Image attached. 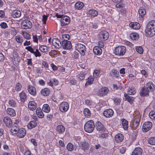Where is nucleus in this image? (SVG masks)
<instances>
[{
    "label": "nucleus",
    "mask_w": 155,
    "mask_h": 155,
    "mask_svg": "<svg viewBox=\"0 0 155 155\" xmlns=\"http://www.w3.org/2000/svg\"><path fill=\"white\" fill-rule=\"evenodd\" d=\"M145 35L148 37H152L155 35V20L149 21L145 30Z\"/></svg>",
    "instance_id": "1"
},
{
    "label": "nucleus",
    "mask_w": 155,
    "mask_h": 155,
    "mask_svg": "<svg viewBox=\"0 0 155 155\" xmlns=\"http://www.w3.org/2000/svg\"><path fill=\"white\" fill-rule=\"evenodd\" d=\"M126 51V48L125 46H120L115 48L114 52L116 55L123 56L125 54Z\"/></svg>",
    "instance_id": "2"
},
{
    "label": "nucleus",
    "mask_w": 155,
    "mask_h": 155,
    "mask_svg": "<svg viewBox=\"0 0 155 155\" xmlns=\"http://www.w3.org/2000/svg\"><path fill=\"white\" fill-rule=\"evenodd\" d=\"M95 127L94 121L92 120L87 121L84 124V129L88 133H91L94 130Z\"/></svg>",
    "instance_id": "3"
},
{
    "label": "nucleus",
    "mask_w": 155,
    "mask_h": 155,
    "mask_svg": "<svg viewBox=\"0 0 155 155\" xmlns=\"http://www.w3.org/2000/svg\"><path fill=\"white\" fill-rule=\"evenodd\" d=\"M134 115L133 125L134 127L136 128L139 125L141 116L140 113L138 111L135 112Z\"/></svg>",
    "instance_id": "4"
},
{
    "label": "nucleus",
    "mask_w": 155,
    "mask_h": 155,
    "mask_svg": "<svg viewBox=\"0 0 155 155\" xmlns=\"http://www.w3.org/2000/svg\"><path fill=\"white\" fill-rule=\"evenodd\" d=\"M32 25L31 22L29 20L25 19L23 20L21 23V26L22 29H27L31 28Z\"/></svg>",
    "instance_id": "5"
},
{
    "label": "nucleus",
    "mask_w": 155,
    "mask_h": 155,
    "mask_svg": "<svg viewBox=\"0 0 155 155\" xmlns=\"http://www.w3.org/2000/svg\"><path fill=\"white\" fill-rule=\"evenodd\" d=\"M76 50H77L81 55H84L86 50L85 46L81 43H78L75 45Z\"/></svg>",
    "instance_id": "6"
},
{
    "label": "nucleus",
    "mask_w": 155,
    "mask_h": 155,
    "mask_svg": "<svg viewBox=\"0 0 155 155\" xmlns=\"http://www.w3.org/2000/svg\"><path fill=\"white\" fill-rule=\"evenodd\" d=\"M109 37L108 33L106 31H102L99 34V39L101 41L107 40Z\"/></svg>",
    "instance_id": "7"
},
{
    "label": "nucleus",
    "mask_w": 155,
    "mask_h": 155,
    "mask_svg": "<svg viewBox=\"0 0 155 155\" xmlns=\"http://www.w3.org/2000/svg\"><path fill=\"white\" fill-rule=\"evenodd\" d=\"M25 49L30 52L31 53L33 54L36 57H40L41 56L40 52L38 49H35V51L32 48L31 46L26 47H25Z\"/></svg>",
    "instance_id": "8"
},
{
    "label": "nucleus",
    "mask_w": 155,
    "mask_h": 155,
    "mask_svg": "<svg viewBox=\"0 0 155 155\" xmlns=\"http://www.w3.org/2000/svg\"><path fill=\"white\" fill-rule=\"evenodd\" d=\"M152 126V123L150 121H147L143 123L142 127L143 132H146L150 130Z\"/></svg>",
    "instance_id": "9"
},
{
    "label": "nucleus",
    "mask_w": 155,
    "mask_h": 155,
    "mask_svg": "<svg viewBox=\"0 0 155 155\" xmlns=\"http://www.w3.org/2000/svg\"><path fill=\"white\" fill-rule=\"evenodd\" d=\"M69 105L68 103L66 102H63L60 105V110L63 112H66L68 110Z\"/></svg>",
    "instance_id": "10"
},
{
    "label": "nucleus",
    "mask_w": 155,
    "mask_h": 155,
    "mask_svg": "<svg viewBox=\"0 0 155 155\" xmlns=\"http://www.w3.org/2000/svg\"><path fill=\"white\" fill-rule=\"evenodd\" d=\"M62 45L64 49L69 50L71 48V42L67 40H64L62 42Z\"/></svg>",
    "instance_id": "11"
},
{
    "label": "nucleus",
    "mask_w": 155,
    "mask_h": 155,
    "mask_svg": "<svg viewBox=\"0 0 155 155\" xmlns=\"http://www.w3.org/2000/svg\"><path fill=\"white\" fill-rule=\"evenodd\" d=\"M109 89L107 87H103L98 90L97 94L99 96H104L109 92Z\"/></svg>",
    "instance_id": "12"
},
{
    "label": "nucleus",
    "mask_w": 155,
    "mask_h": 155,
    "mask_svg": "<svg viewBox=\"0 0 155 155\" xmlns=\"http://www.w3.org/2000/svg\"><path fill=\"white\" fill-rule=\"evenodd\" d=\"M26 134V131L24 128H21L15 135L19 138L24 137Z\"/></svg>",
    "instance_id": "13"
},
{
    "label": "nucleus",
    "mask_w": 155,
    "mask_h": 155,
    "mask_svg": "<svg viewBox=\"0 0 155 155\" xmlns=\"http://www.w3.org/2000/svg\"><path fill=\"white\" fill-rule=\"evenodd\" d=\"M70 21V20L68 17L64 16L61 18L60 20L61 25L62 26H64L68 25Z\"/></svg>",
    "instance_id": "14"
},
{
    "label": "nucleus",
    "mask_w": 155,
    "mask_h": 155,
    "mask_svg": "<svg viewBox=\"0 0 155 155\" xmlns=\"http://www.w3.org/2000/svg\"><path fill=\"white\" fill-rule=\"evenodd\" d=\"M3 121L7 127H10L12 126V122L10 117H5L3 119Z\"/></svg>",
    "instance_id": "15"
},
{
    "label": "nucleus",
    "mask_w": 155,
    "mask_h": 155,
    "mask_svg": "<svg viewBox=\"0 0 155 155\" xmlns=\"http://www.w3.org/2000/svg\"><path fill=\"white\" fill-rule=\"evenodd\" d=\"M53 45L56 48L59 49L62 45L61 41L57 38H54L52 40Z\"/></svg>",
    "instance_id": "16"
},
{
    "label": "nucleus",
    "mask_w": 155,
    "mask_h": 155,
    "mask_svg": "<svg viewBox=\"0 0 155 155\" xmlns=\"http://www.w3.org/2000/svg\"><path fill=\"white\" fill-rule=\"evenodd\" d=\"M96 129L99 131H104L106 130L104 125L100 122H97L96 124Z\"/></svg>",
    "instance_id": "17"
},
{
    "label": "nucleus",
    "mask_w": 155,
    "mask_h": 155,
    "mask_svg": "<svg viewBox=\"0 0 155 155\" xmlns=\"http://www.w3.org/2000/svg\"><path fill=\"white\" fill-rule=\"evenodd\" d=\"M104 116L106 117H111L114 114V111L111 109H106L103 112Z\"/></svg>",
    "instance_id": "18"
},
{
    "label": "nucleus",
    "mask_w": 155,
    "mask_h": 155,
    "mask_svg": "<svg viewBox=\"0 0 155 155\" xmlns=\"http://www.w3.org/2000/svg\"><path fill=\"white\" fill-rule=\"evenodd\" d=\"M139 18L140 20H142L146 13L145 9L143 7H141L139 10Z\"/></svg>",
    "instance_id": "19"
},
{
    "label": "nucleus",
    "mask_w": 155,
    "mask_h": 155,
    "mask_svg": "<svg viewBox=\"0 0 155 155\" xmlns=\"http://www.w3.org/2000/svg\"><path fill=\"white\" fill-rule=\"evenodd\" d=\"M21 12L18 10H13L11 13L12 16L14 18H19L21 16Z\"/></svg>",
    "instance_id": "20"
},
{
    "label": "nucleus",
    "mask_w": 155,
    "mask_h": 155,
    "mask_svg": "<svg viewBox=\"0 0 155 155\" xmlns=\"http://www.w3.org/2000/svg\"><path fill=\"white\" fill-rule=\"evenodd\" d=\"M143 150L142 148L138 147L135 148L131 155H142Z\"/></svg>",
    "instance_id": "21"
},
{
    "label": "nucleus",
    "mask_w": 155,
    "mask_h": 155,
    "mask_svg": "<svg viewBox=\"0 0 155 155\" xmlns=\"http://www.w3.org/2000/svg\"><path fill=\"white\" fill-rule=\"evenodd\" d=\"M28 92L31 95L34 96L36 94V92L35 87L29 85L28 87Z\"/></svg>",
    "instance_id": "22"
},
{
    "label": "nucleus",
    "mask_w": 155,
    "mask_h": 155,
    "mask_svg": "<svg viewBox=\"0 0 155 155\" xmlns=\"http://www.w3.org/2000/svg\"><path fill=\"white\" fill-rule=\"evenodd\" d=\"M129 26L134 29L138 30L140 28V25L137 22H132L130 23Z\"/></svg>",
    "instance_id": "23"
},
{
    "label": "nucleus",
    "mask_w": 155,
    "mask_h": 155,
    "mask_svg": "<svg viewBox=\"0 0 155 155\" xmlns=\"http://www.w3.org/2000/svg\"><path fill=\"white\" fill-rule=\"evenodd\" d=\"M28 107L30 110L33 111L35 110L37 107L36 104L34 101H31L28 103Z\"/></svg>",
    "instance_id": "24"
},
{
    "label": "nucleus",
    "mask_w": 155,
    "mask_h": 155,
    "mask_svg": "<svg viewBox=\"0 0 155 155\" xmlns=\"http://www.w3.org/2000/svg\"><path fill=\"white\" fill-rule=\"evenodd\" d=\"M19 127L18 126V124H16V125H14L12 127L11 130V131L12 134L13 135L15 136L16 134L19 130Z\"/></svg>",
    "instance_id": "25"
},
{
    "label": "nucleus",
    "mask_w": 155,
    "mask_h": 155,
    "mask_svg": "<svg viewBox=\"0 0 155 155\" xmlns=\"http://www.w3.org/2000/svg\"><path fill=\"white\" fill-rule=\"evenodd\" d=\"M149 92L148 90L144 86L142 88L140 92V95L142 96H147L148 95Z\"/></svg>",
    "instance_id": "26"
},
{
    "label": "nucleus",
    "mask_w": 155,
    "mask_h": 155,
    "mask_svg": "<svg viewBox=\"0 0 155 155\" xmlns=\"http://www.w3.org/2000/svg\"><path fill=\"white\" fill-rule=\"evenodd\" d=\"M124 138V136L122 134H118L115 136V140L117 142H120L123 140Z\"/></svg>",
    "instance_id": "27"
},
{
    "label": "nucleus",
    "mask_w": 155,
    "mask_h": 155,
    "mask_svg": "<svg viewBox=\"0 0 155 155\" xmlns=\"http://www.w3.org/2000/svg\"><path fill=\"white\" fill-rule=\"evenodd\" d=\"M93 52L95 54L100 55L102 53V50L101 48L98 46H95L93 48Z\"/></svg>",
    "instance_id": "28"
},
{
    "label": "nucleus",
    "mask_w": 155,
    "mask_h": 155,
    "mask_svg": "<svg viewBox=\"0 0 155 155\" xmlns=\"http://www.w3.org/2000/svg\"><path fill=\"white\" fill-rule=\"evenodd\" d=\"M147 89L149 91H153L154 88L153 84L151 82H149L145 86Z\"/></svg>",
    "instance_id": "29"
},
{
    "label": "nucleus",
    "mask_w": 155,
    "mask_h": 155,
    "mask_svg": "<svg viewBox=\"0 0 155 155\" xmlns=\"http://www.w3.org/2000/svg\"><path fill=\"white\" fill-rule=\"evenodd\" d=\"M122 124L123 126L124 129L125 130H127L128 127V122L126 120L122 119L121 120Z\"/></svg>",
    "instance_id": "30"
},
{
    "label": "nucleus",
    "mask_w": 155,
    "mask_h": 155,
    "mask_svg": "<svg viewBox=\"0 0 155 155\" xmlns=\"http://www.w3.org/2000/svg\"><path fill=\"white\" fill-rule=\"evenodd\" d=\"M7 113L10 116L14 117L16 115V112L14 109L11 108H8L7 109Z\"/></svg>",
    "instance_id": "31"
},
{
    "label": "nucleus",
    "mask_w": 155,
    "mask_h": 155,
    "mask_svg": "<svg viewBox=\"0 0 155 155\" xmlns=\"http://www.w3.org/2000/svg\"><path fill=\"white\" fill-rule=\"evenodd\" d=\"M37 123L35 121H32L30 122L28 124L27 127L28 129H31L36 126Z\"/></svg>",
    "instance_id": "32"
},
{
    "label": "nucleus",
    "mask_w": 155,
    "mask_h": 155,
    "mask_svg": "<svg viewBox=\"0 0 155 155\" xmlns=\"http://www.w3.org/2000/svg\"><path fill=\"white\" fill-rule=\"evenodd\" d=\"M21 101L22 102H24L27 98V96L24 91H22L19 94Z\"/></svg>",
    "instance_id": "33"
},
{
    "label": "nucleus",
    "mask_w": 155,
    "mask_h": 155,
    "mask_svg": "<svg viewBox=\"0 0 155 155\" xmlns=\"http://www.w3.org/2000/svg\"><path fill=\"white\" fill-rule=\"evenodd\" d=\"M36 113L39 117L42 118L43 117L44 114L40 108L38 107L37 108Z\"/></svg>",
    "instance_id": "34"
},
{
    "label": "nucleus",
    "mask_w": 155,
    "mask_h": 155,
    "mask_svg": "<svg viewBox=\"0 0 155 155\" xmlns=\"http://www.w3.org/2000/svg\"><path fill=\"white\" fill-rule=\"evenodd\" d=\"M49 47L45 45H41L39 46V50L44 53H47L49 50Z\"/></svg>",
    "instance_id": "35"
},
{
    "label": "nucleus",
    "mask_w": 155,
    "mask_h": 155,
    "mask_svg": "<svg viewBox=\"0 0 155 155\" xmlns=\"http://www.w3.org/2000/svg\"><path fill=\"white\" fill-rule=\"evenodd\" d=\"M50 92V90L47 88L42 89L41 91V94L44 96L48 95Z\"/></svg>",
    "instance_id": "36"
},
{
    "label": "nucleus",
    "mask_w": 155,
    "mask_h": 155,
    "mask_svg": "<svg viewBox=\"0 0 155 155\" xmlns=\"http://www.w3.org/2000/svg\"><path fill=\"white\" fill-rule=\"evenodd\" d=\"M57 130L59 134H62L65 131V127L62 125H59L57 127Z\"/></svg>",
    "instance_id": "37"
},
{
    "label": "nucleus",
    "mask_w": 155,
    "mask_h": 155,
    "mask_svg": "<svg viewBox=\"0 0 155 155\" xmlns=\"http://www.w3.org/2000/svg\"><path fill=\"white\" fill-rule=\"evenodd\" d=\"M88 14L92 17H94L97 15L98 12L94 10H90L88 12Z\"/></svg>",
    "instance_id": "38"
},
{
    "label": "nucleus",
    "mask_w": 155,
    "mask_h": 155,
    "mask_svg": "<svg viewBox=\"0 0 155 155\" xmlns=\"http://www.w3.org/2000/svg\"><path fill=\"white\" fill-rule=\"evenodd\" d=\"M84 5L83 2H77L75 5V7L76 8L78 9H81L84 7Z\"/></svg>",
    "instance_id": "39"
},
{
    "label": "nucleus",
    "mask_w": 155,
    "mask_h": 155,
    "mask_svg": "<svg viewBox=\"0 0 155 155\" xmlns=\"http://www.w3.org/2000/svg\"><path fill=\"white\" fill-rule=\"evenodd\" d=\"M110 74L112 77L114 78H117L119 75L118 72L114 69L111 70L110 72Z\"/></svg>",
    "instance_id": "40"
},
{
    "label": "nucleus",
    "mask_w": 155,
    "mask_h": 155,
    "mask_svg": "<svg viewBox=\"0 0 155 155\" xmlns=\"http://www.w3.org/2000/svg\"><path fill=\"white\" fill-rule=\"evenodd\" d=\"M50 107L48 104H45L43 105L42 110L44 112L48 113L50 111Z\"/></svg>",
    "instance_id": "41"
},
{
    "label": "nucleus",
    "mask_w": 155,
    "mask_h": 155,
    "mask_svg": "<svg viewBox=\"0 0 155 155\" xmlns=\"http://www.w3.org/2000/svg\"><path fill=\"white\" fill-rule=\"evenodd\" d=\"M130 38L133 40H138L139 38V35L137 33H133L130 35Z\"/></svg>",
    "instance_id": "42"
},
{
    "label": "nucleus",
    "mask_w": 155,
    "mask_h": 155,
    "mask_svg": "<svg viewBox=\"0 0 155 155\" xmlns=\"http://www.w3.org/2000/svg\"><path fill=\"white\" fill-rule=\"evenodd\" d=\"M84 113L85 117H89L91 116V112L88 108H85L84 111Z\"/></svg>",
    "instance_id": "43"
},
{
    "label": "nucleus",
    "mask_w": 155,
    "mask_h": 155,
    "mask_svg": "<svg viewBox=\"0 0 155 155\" xmlns=\"http://www.w3.org/2000/svg\"><path fill=\"white\" fill-rule=\"evenodd\" d=\"M112 99L113 100L114 103L115 105H117L120 104L121 100L120 98L117 97H114Z\"/></svg>",
    "instance_id": "44"
},
{
    "label": "nucleus",
    "mask_w": 155,
    "mask_h": 155,
    "mask_svg": "<svg viewBox=\"0 0 155 155\" xmlns=\"http://www.w3.org/2000/svg\"><path fill=\"white\" fill-rule=\"evenodd\" d=\"M81 147H82V149L84 150H87L89 147L88 143L83 142L82 143Z\"/></svg>",
    "instance_id": "45"
},
{
    "label": "nucleus",
    "mask_w": 155,
    "mask_h": 155,
    "mask_svg": "<svg viewBox=\"0 0 155 155\" xmlns=\"http://www.w3.org/2000/svg\"><path fill=\"white\" fill-rule=\"evenodd\" d=\"M94 80V79L92 77H89L88 78L87 81L85 84V86L91 84L93 82Z\"/></svg>",
    "instance_id": "46"
},
{
    "label": "nucleus",
    "mask_w": 155,
    "mask_h": 155,
    "mask_svg": "<svg viewBox=\"0 0 155 155\" xmlns=\"http://www.w3.org/2000/svg\"><path fill=\"white\" fill-rule=\"evenodd\" d=\"M21 34L23 37L26 39L29 40L31 38L30 35L27 32L25 31H22Z\"/></svg>",
    "instance_id": "47"
},
{
    "label": "nucleus",
    "mask_w": 155,
    "mask_h": 155,
    "mask_svg": "<svg viewBox=\"0 0 155 155\" xmlns=\"http://www.w3.org/2000/svg\"><path fill=\"white\" fill-rule=\"evenodd\" d=\"M15 39L17 42L19 43H21L23 41L22 37L19 35L16 36Z\"/></svg>",
    "instance_id": "48"
},
{
    "label": "nucleus",
    "mask_w": 155,
    "mask_h": 155,
    "mask_svg": "<svg viewBox=\"0 0 155 155\" xmlns=\"http://www.w3.org/2000/svg\"><path fill=\"white\" fill-rule=\"evenodd\" d=\"M148 143L152 145H155V137H150L148 140Z\"/></svg>",
    "instance_id": "49"
},
{
    "label": "nucleus",
    "mask_w": 155,
    "mask_h": 155,
    "mask_svg": "<svg viewBox=\"0 0 155 155\" xmlns=\"http://www.w3.org/2000/svg\"><path fill=\"white\" fill-rule=\"evenodd\" d=\"M8 104L10 106L12 107H16V102L13 100H9L8 102Z\"/></svg>",
    "instance_id": "50"
},
{
    "label": "nucleus",
    "mask_w": 155,
    "mask_h": 155,
    "mask_svg": "<svg viewBox=\"0 0 155 155\" xmlns=\"http://www.w3.org/2000/svg\"><path fill=\"white\" fill-rule=\"evenodd\" d=\"M67 148L68 150L71 151L74 149L73 146L72 144L70 143H68L67 146Z\"/></svg>",
    "instance_id": "51"
},
{
    "label": "nucleus",
    "mask_w": 155,
    "mask_h": 155,
    "mask_svg": "<svg viewBox=\"0 0 155 155\" xmlns=\"http://www.w3.org/2000/svg\"><path fill=\"white\" fill-rule=\"evenodd\" d=\"M149 116L150 118L152 119H155V111H150L149 113Z\"/></svg>",
    "instance_id": "52"
},
{
    "label": "nucleus",
    "mask_w": 155,
    "mask_h": 155,
    "mask_svg": "<svg viewBox=\"0 0 155 155\" xmlns=\"http://www.w3.org/2000/svg\"><path fill=\"white\" fill-rule=\"evenodd\" d=\"M136 92L133 88H129L127 91V93L129 95H132L135 94Z\"/></svg>",
    "instance_id": "53"
},
{
    "label": "nucleus",
    "mask_w": 155,
    "mask_h": 155,
    "mask_svg": "<svg viewBox=\"0 0 155 155\" xmlns=\"http://www.w3.org/2000/svg\"><path fill=\"white\" fill-rule=\"evenodd\" d=\"M21 85L19 83H17L16 85L15 88L17 91H19L21 90Z\"/></svg>",
    "instance_id": "54"
},
{
    "label": "nucleus",
    "mask_w": 155,
    "mask_h": 155,
    "mask_svg": "<svg viewBox=\"0 0 155 155\" xmlns=\"http://www.w3.org/2000/svg\"><path fill=\"white\" fill-rule=\"evenodd\" d=\"M136 49V51L140 54H142L143 52V49L141 46L137 47Z\"/></svg>",
    "instance_id": "55"
},
{
    "label": "nucleus",
    "mask_w": 155,
    "mask_h": 155,
    "mask_svg": "<svg viewBox=\"0 0 155 155\" xmlns=\"http://www.w3.org/2000/svg\"><path fill=\"white\" fill-rule=\"evenodd\" d=\"M85 74L83 73H81L78 75V78L79 81H81L85 78Z\"/></svg>",
    "instance_id": "56"
},
{
    "label": "nucleus",
    "mask_w": 155,
    "mask_h": 155,
    "mask_svg": "<svg viewBox=\"0 0 155 155\" xmlns=\"http://www.w3.org/2000/svg\"><path fill=\"white\" fill-rule=\"evenodd\" d=\"M125 98L126 100H127L128 102L131 103L133 102V100L132 97H130L128 95H125Z\"/></svg>",
    "instance_id": "57"
},
{
    "label": "nucleus",
    "mask_w": 155,
    "mask_h": 155,
    "mask_svg": "<svg viewBox=\"0 0 155 155\" xmlns=\"http://www.w3.org/2000/svg\"><path fill=\"white\" fill-rule=\"evenodd\" d=\"M62 38L64 40H69L70 38V36L69 34H63L62 35Z\"/></svg>",
    "instance_id": "58"
},
{
    "label": "nucleus",
    "mask_w": 155,
    "mask_h": 155,
    "mask_svg": "<svg viewBox=\"0 0 155 155\" xmlns=\"http://www.w3.org/2000/svg\"><path fill=\"white\" fill-rule=\"evenodd\" d=\"M49 55L51 56H54L57 54V51L55 50H51L49 52Z\"/></svg>",
    "instance_id": "59"
},
{
    "label": "nucleus",
    "mask_w": 155,
    "mask_h": 155,
    "mask_svg": "<svg viewBox=\"0 0 155 155\" xmlns=\"http://www.w3.org/2000/svg\"><path fill=\"white\" fill-rule=\"evenodd\" d=\"M0 26L2 28H6L8 27L7 24L4 22H2L0 24Z\"/></svg>",
    "instance_id": "60"
},
{
    "label": "nucleus",
    "mask_w": 155,
    "mask_h": 155,
    "mask_svg": "<svg viewBox=\"0 0 155 155\" xmlns=\"http://www.w3.org/2000/svg\"><path fill=\"white\" fill-rule=\"evenodd\" d=\"M100 72L99 70H97L94 71V77L97 78Z\"/></svg>",
    "instance_id": "61"
},
{
    "label": "nucleus",
    "mask_w": 155,
    "mask_h": 155,
    "mask_svg": "<svg viewBox=\"0 0 155 155\" xmlns=\"http://www.w3.org/2000/svg\"><path fill=\"white\" fill-rule=\"evenodd\" d=\"M53 81V85H57L58 84V81L55 78H53L52 79Z\"/></svg>",
    "instance_id": "62"
},
{
    "label": "nucleus",
    "mask_w": 155,
    "mask_h": 155,
    "mask_svg": "<svg viewBox=\"0 0 155 155\" xmlns=\"http://www.w3.org/2000/svg\"><path fill=\"white\" fill-rule=\"evenodd\" d=\"M48 16L46 15H43V16L42 21L44 24H46V21L47 19Z\"/></svg>",
    "instance_id": "63"
},
{
    "label": "nucleus",
    "mask_w": 155,
    "mask_h": 155,
    "mask_svg": "<svg viewBox=\"0 0 155 155\" xmlns=\"http://www.w3.org/2000/svg\"><path fill=\"white\" fill-rule=\"evenodd\" d=\"M42 64L44 66V67L46 68H48V65L47 62L45 61H43L42 62Z\"/></svg>",
    "instance_id": "64"
}]
</instances>
